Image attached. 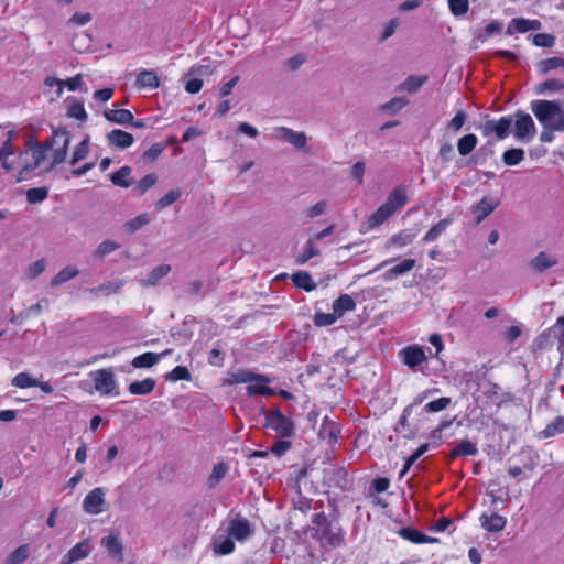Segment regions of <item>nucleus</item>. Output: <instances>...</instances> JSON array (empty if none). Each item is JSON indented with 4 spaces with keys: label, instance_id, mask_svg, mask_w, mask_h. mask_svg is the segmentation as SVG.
<instances>
[{
    "label": "nucleus",
    "instance_id": "nucleus-1",
    "mask_svg": "<svg viewBox=\"0 0 564 564\" xmlns=\"http://www.w3.org/2000/svg\"><path fill=\"white\" fill-rule=\"evenodd\" d=\"M312 538L325 550H334L345 545V531L336 521H330L322 511L311 519Z\"/></svg>",
    "mask_w": 564,
    "mask_h": 564
},
{
    "label": "nucleus",
    "instance_id": "nucleus-2",
    "mask_svg": "<svg viewBox=\"0 0 564 564\" xmlns=\"http://www.w3.org/2000/svg\"><path fill=\"white\" fill-rule=\"evenodd\" d=\"M532 111L536 119L547 129L564 131V110L557 102L551 100H534Z\"/></svg>",
    "mask_w": 564,
    "mask_h": 564
},
{
    "label": "nucleus",
    "instance_id": "nucleus-3",
    "mask_svg": "<svg viewBox=\"0 0 564 564\" xmlns=\"http://www.w3.org/2000/svg\"><path fill=\"white\" fill-rule=\"evenodd\" d=\"M532 111L536 119L547 129L564 131V110L557 102L551 100H534Z\"/></svg>",
    "mask_w": 564,
    "mask_h": 564
},
{
    "label": "nucleus",
    "instance_id": "nucleus-4",
    "mask_svg": "<svg viewBox=\"0 0 564 564\" xmlns=\"http://www.w3.org/2000/svg\"><path fill=\"white\" fill-rule=\"evenodd\" d=\"M264 426L273 430L280 437H292L295 433L293 421L285 416L279 409L265 412Z\"/></svg>",
    "mask_w": 564,
    "mask_h": 564
},
{
    "label": "nucleus",
    "instance_id": "nucleus-5",
    "mask_svg": "<svg viewBox=\"0 0 564 564\" xmlns=\"http://www.w3.org/2000/svg\"><path fill=\"white\" fill-rule=\"evenodd\" d=\"M512 120L510 117L505 116L498 120L490 119L479 124V129L484 137H489L495 133L499 140L506 139L510 133Z\"/></svg>",
    "mask_w": 564,
    "mask_h": 564
},
{
    "label": "nucleus",
    "instance_id": "nucleus-6",
    "mask_svg": "<svg viewBox=\"0 0 564 564\" xmlns=\"http://www.w3.org/2000/svg\"><path fill=\"white\" fill-rule=\"evenodd\" d=\"M514 122V137L529 141L535 133V124L532 117L523 111H517Z\"/></svg>",
    "mask_w": 564,
    "mask_h": 564
},
{
    "label": "nucleus",
    "instance_id": "nucleus-7",
    "mask_svg": "<svg viewBox=\"0 0 564 564\" xmlns=\"http://www.w3.org/2000/svg\"><path fill=\"white\" fill-rule=\"evenodd\" d=\"M399 358L412 370L427 360L424 349L419 345H409L402 348L399 351Z\"/></svg>",
    "mask_w": 564,
    "mask_h": 564
},
{
    "label": "nucleus",
    "instance_id": "nucleus-8",
    "mask_svg": "<svg viewBox=\"0 0 564 564\" xmlns=\"http://www.w3.org/2000/svg\"><path fill=\"white\" fill-rule=\"evenodd\" d=\"M52 148V142L36 143L20 152V160H28L31 156L32 163L28 167H39L45 160L46 152Z\"/></svg>",
    "mask_w": 564,
    "mask_h": 564
},
{
    "label": "nucleus",
    "instance_id": "nucleus-9",
    "mask_svg": "<svg viewBox=\"0 0 564 564\" xmlns=\"http://www.w3.org/2000/svg\"><path fill=\"white\" fill-rule=\"evenodd\" d=\"M53 141L61 143V145L54 150L52 164L56 165L66 160L67 149L69 145L70 137L66 128H58L53 132Z\"/></svg>",
    "mask_w": 564,
    "mask_h": 564
},
{
    "label": "nucleus",
    "instance_id": "nucleus-10",
    "mask_svg": "<svg viewBox=\"0 0 564 564\" xmlns=\"http://www.w3.org/2000/svg\"><path fill=\"white\" fill-rule=\"evenodd\" d=\"M105 505V490L101 487H96L90 490L83 501L84 510L89 514H99L104 511Z\"/></svg>",
    "mask_w": 564,
    "mask_h": 564
},
{
    "label": "nucleus",
    "instance_id": "nucleus-11",
    "mask_svg": "<svg viewBox=\"0 0 564 564\" xmlns=\"http://www.w3.org/2000/svg\"><path fill=\"white\" fill-rule=\"evenodd\" d=\"M417 237V230L413 228H406L399 230L398 232L393 234L386 242L384 248L391 249V248H404L414 242V240Z\"/></svg>",
    "mask_w": 564,
    "mask_h": 564
},
{
    "label": "nucleus",
    "instance_id": "nucleus-12",
    "mask_svg": "<svg viewBox=\"0 0 564 564\" xmlns=\"http://www.w3.org/2000/svg\"><path fill=\"white\" fill-rule=\"evenodd\" d=\"M271 382L270 378L265 375L257 373L254 381L250 382L246 388V393L249 397L252 395H264L271 397L275 394V390L270 388L268 384Z\"/></svg>",
    "mask_w": 564,
    "mask_h": 564
},
{
    "label": "nucleus",
    "instance_id": "nucleus-13",
    "mask_svg": "<svg viewBox=\"0 0 564 564\" xmlns=\"http://www.w3.org/2000/svg\"><path fill=\"white\" fill-rule=\"evenodd\" d=\"M252 532L251 524L247 519L237 517L229 521L228 534L237 541L242 542L247 540Z\"/></svg>",
    "mask_w": 564,
    "mask_h": 564
},
{
    "label": "nucleus",
    "instance_id": "nucleus-14",
    "mask_svg": "<svg viewBox=\"0 0 564 564\" xmlns=\"http://www.w3.org/2000/svg\"><path fill=\"white\" fill-rule=\"evenodd\" d=\"M340 432L341 427L339 423L330 420L328 416H325L322 421L318 436L322 441L326 442L327 444H335L338 441Z\"/></svg>",
    "mask_w": 564,
    "mask_h": 564
},
{
    "label": "nucleus",
    "instance_id": "nucleus-15",
    "mask_svg": "<svg viewBox=\"0 0 564 564\" xmlns=\"http://www.w3.org/2000/svg\"><path fill=\"white\" fill-rule=\"evenodd\" d=\"M95 389L101 394H110L116 387L113 373L108 369H99L94 375Z\"/></svg>",
    "mask_w": 564,
    "mask_h": 564
},
{
    "label": "nucleus",
    "instance_id": "nucleus-16",
    "mask_svg": "<svg viewBox=\"0 0 564 564\" xmlns=\"http://www.w3.org/2000/svg\"><path fill=\"white\" fill-rule=\"evenodd\" d=\"M541 22L539 20H529L524 18H513L506 30L507 35H513L516 33H525L528 31H536L541 29Z\"/></svg>",
    "mask_w": 564,
    "mask_h": 564
},
{
    "label": "nucleus",
    "instance_id": "nucleus-17",
    "mask_svg": "<svg viewBox=\"0 0 564 564\" xmlns=\"http://www.w3.org/2000/svg\"><path fill=\"white\" fill-rule=\"evenodd\" d=\"M479 522H480L481 528L484 530H486L487 532L498 533L505 529V527L507 524V519L503 516H500L496 512H492V513L484 512L479 517Z\"/></svg>",
    "mask_w": 564,
    "mask_h": 564
},
{
    "label": "nucleus",
    "instance_id": "nucleus-18",
    "mask_svg": "<svg viewBox=\"0 0 564 564\" xmlns=\"http://www.w3.org/2000/svg\"><path fill=\"white\" fill-rule=\"evenodd\" d=\"M106 139L109 147L122 150L130 148L134 142L133 135L121 129L111 130L107 133Z\"/></svg>",
    "mask_w": 564,
    "mask_h": 564
},
{
    "label": "nucleus",
    "instance_id": "nucleus-19",
    "mask_svg": "<svg viewBox=\"0 0 564 564\" xmlns=\"http://www.w3.org/2000/svg\"><path fill=\"white\" fill-rule=\"evenodd\" d=\"M91 552L89 540H83L74 545L62 558V564H73L76 561L86 558Z\"/></svg>",
    "mask_w": 564,
    "mask_h": 564
},
{
    "label": "nucleus",
    "instance_id": "nucleus-20",
    "mask_svg": "<svg viewBox=\"0 0 564 564\" xmlns=\"http://www.w3.org/2000/svg\"><path fill=\"white\" fill-rule=\"evenodd\" d=\"M398 534L413 543V544H430V543H435L437 542V539L436 538H432V536H429L426 535L425 533L419 531L417 529L415 528H412V527H403L401 528L399 531H398Z\"/></svg>",
    "mask_w": 564,
    "mask_h": 564
},
{
    "label": "nucleus",
    "instance_id": "nucleus-21",
    "mask_svg": "<svg viewBox=\"0 0 564 564\" xmlns=\"http://www.w3.org/2000/svg\"><path fill=\"white\" fill-rule=\"evenodd\" d=\"M278 137L293 144L296 149H303L306 145L307 138L304 132H296L286 127L276 128Z\"/></svg>",
    "mask_w": 564,
    "mask_h": 564
},
{
    "label": "nucleus",
    "instance_id": "nucleus-22",
    "mask_svg": "<svg viewBox=\"0 0 564 564\" xmlns=\"http://www.w3.org/2000/svg\"><path fill=\"white\" fill-rule=\"evenodd\" d=\"M408 203L406 191L402 186L393 188L387 197L384 204L392 209V213H397Z\"/></svg>",
    "mask_w": 564,
    "mask_h": 564
},
{
    "label": "nucleus",
    "instance_id": "nucleus-23",
    "mask_svg": "<svg viewBox=\"0 0 564 564\" xmlns=\"http://www.w3.org/2000/svg\"><path fill=\"white\" fill-rule=\"evenodd\" d=\"M498 206L497 203L488 197H484L478 204L471 207V213L477 224L486 219Z\"/></svg>",
    "mask_w": 564,
    "mask_h": 564
},
{
    "label": "nucleus",
    "instance_id": "nucleus-24",
    "mask_svg": "<svg viewBox=\"0 0 564 564\" xmlns=\"http://www.w3.org/2000/svg\"><path fill=\"white\" fill-rule=\"evenodd\" d=\"M139 88L155 89L160 85V78L153 69H142L135 80Z\"/></svg>",
    "mask_w": 564,
    "mask_h": 564
},
{
    "label": "nucleus",
    "instance_id": "nucleus-25",
    "mask_svg": "<svg viewBox=\"0 0 564 564\" xmlns=\"http://www.w3.org/2000/svg\"><path fill=\"white\" fill-rule=\"evenodd\" d=\"M171 271L170 264H160L155 267L147 278L140 280V284L144 288L156 285Z\"/></svg>",
    "mask_w": 564,
    "mask_h": 564
},
{
    "label": "nucleus",
    "instance_id": "nucleus-26",
    "mask_svg": "<svg viewBox=\"0 0 564 564\" xmlns=\"http://www.w3.org/2000/svg\"><path fill=\"white\" fill-rule=\"evenodd\" d=\"M477 454V445L469 440H463L449 452L448 458L455 459L458 457L475 456Z\"/></svg>",
    "mask_w": 564,
    "mask_h": 564
},
{
    "label": "nucleus",
    "instance_id": "nucleus-27",
    "mask_svg": "<svg viewBox=\"0 0 564 564\" xmlns=\"http://www.w3.org/2000/svg\"><path fill=\"white\" fill-rule=\"evenodd\" d=\"M100 544L108 551L109 555L122 561L123 545L115 534L104 536Z\"/></svg>",
    "mask_w": 564,
    "mask_h": 564
},
{
    "label": "nucleus",
    "instance_id": "nucleus-28",
    "mask_svg": "<svg viewBox=\"0 0 564 564\" xmlns=\"http://www.w3.org/2000/svg\"><path fill=\"white\" fill-rule=\"evenodd\" d=\"M104 117L110 122L123 126L133 120V113L128 109H107Z\"/></svg>",
    "mask_w": 564,
    "mask_h": 564
},
{
    "label": "nucleus",
    "instance_id": "nucleus-29",
    "mask_svg": "<svg viewBox=\"0 0 564 564\" xmlns=\"http://www.w3.org/2000/svg\"><path fill=\"white\" fill-rule=\"evenodd\" d=\"M292 283L295 288L311 292L316 289V283L311 274L306 271H297L291 276Z\"/></svg>",
    "mask_w": 564,
    "mask_h": 564
},
{
    "label": "nucleus",
    "instance_id": "nucleus-30",
    "mask_svg": "<svg viewBox=\"0 0 564 564\" xmlns=\"http://www.w3.org/2000/svg\"><path fill=\"white\" fill-rule=\"evenodd\" d=\"M451 223H452L451 218L441 219L437 224L433 225L427 230V232L422 238L421 242L429 243V242L435 241L436 239H438L441 237V235H443L446 231V229L451 225Z\"/></svg>",
    "mask_w": 564,
    "mask_h": 564
},
{
    "label": "nucleus",
    "instance_id": "nucleus-31",
    "mask_svg": "<svg viewBox=\"0 0 564 564\" xmlns=\"http://www.w3.org/2000/svg\"><path fill=\"white\" fill-rule=\"evenodd\" d=\"M333 311L338 317H341L346 312H351L356 308V303L349 294H341L333 302Z\"/></svg>",
    "mask_w": 564,
    "mask_h": 564
},
{
    "label": "nucleus",
    "instance_id": "nucleus-32",
    "mask_svg": "<svg viewBox=\"0 0 564 564\" xmlns=\"http://www.w3.org/2000/svg\"><path fill=\"white\" fill-rule=\"evenodd\" d=\"M155 388L153 378H145L141 381H133L129 384L128 390L132 395H145L151 393Z\"/></svg>",
    "mask_w": 564,
    "mask_h": 564
},
{
    "label": "nucleus",
    "instance_id": "nucleus-33",
    "mask_svg": "<svg viewBox=\"0 0 564 564\" xmlns=\"http://www.w3.org/2000/svg\"><path fill=\"white\" fill-rule=\"evenodd\" d=\"M131 173L132 169L129 165H124L110 174V181L116 186L128 188L132 184L130 180Z\"/></svg>",
    "mask_w": 564,
    "mask_h": 564
},
{
    "label": "nucleus",
    "instance_id": "nucleus-34",
    "mask_svg": "<svg viewBox=\"0 0 564 564\" xmlns=\"http://www.w3.org/2000/svg\"><path fill=\"white\" fill-rule=\"evenodd\" d=\"M557 264V260L554 257H550L546 254V252L541 251L539 252L532 260H531V267L538 271L543 272L552 267Z\"/></svg>",
    "mask_w": 564,
    "mask_h": 564
},
{
    "label": "nucleus",
    "instance_id": "nucleus-35",
    "mask_svg": "<svg viewBox=\"0 0 564 564\" xmlns=\"http://www.w3.org/2000/svg\"><path fill=\"white\" fill-rule=\"evenodd\" d=\"M393 215L392 209H390L384 203L368 218V225L370 228H376L381 226L387 219H389Z\"/></svg>",
    "mask_w": 564,
    "mask_h": 564
},
{
    "label": "nucleus",
    "instance_id": "nucleus-36",
    "mask_svg": "<svg viewBox=\"0 0 564 564\" xmlns=\"http://www.w3.org/2000/svg\"><path fill=\"white\" fill-rule=\"evenodd\" d=\"M393 215L392 209H390L384 203L368 218V225L370 228H376L381 226L387 219H389Z\"/></svg>",
    "mask_w": 564,
    "mask_h": 564
},
{
    "label": "nucleus",
    "instance_id": "nucleus-37",
    "mask_svg": "<svg viewBox=\"0 0 564 564\" xmlns=\"http://www.w3.org/2000/svg\"><path fill=\"white\" fill-rule=\"evenodd\" d=\"M161 355H158L152 351H147L134 357L131 361V365L134 368H151L159 361Z\"/></svg>",
    "mask_w": 564,
    "mask_h": 564
},
{
    "label": "nucleus",
    "instance_id": "nucleus-38",
    "mask_svg": "<svg viewBox=\"0 0 564 564\" xmlns=\"http://www.w3.org/2000/svg\"><path fill=\"white\" fill-rule=\"evenodd\" d=\"M478 143V139L474 133L465 134L458 139L457 151L462 156L470 154Z\"/></svg>",
    "mask_w": 564,
    "mask_h": 564
},
{
    "label": "nucleus",
    "instance_id": "nucleus-39",
    "mask_svg": "<svg viewBox=\"0 0 564 564\" xmlns=\"http://www.w3.org/2000/svg\"><path fill=\"white\" fill-rule=\"evenodd\" d=\"M11 155H13V145L11 140L7 139L0 148V164L7 172H11L15 169L14 163L9 161Z\"/></svg>",
    "mask_w": 564,
    "mask_h": 564
},
{
    "label": "nucleus",
    "instance_id": "nucleus-40",
    "mask_svg": "<svg viewBox=\"0 0 564 564\" xmlns=\"http://www.w3.org/2000/svg\"><path fill=\"white\" fill-rule=\"evenodd\" d=\"M415 267V260L412 258L404 259L400 263L395 264L394 267L390 268L386 272L387 279H393L397 278L403 273H406L411 271Z\"/></svg>",
    "mask_w": 564,
    "mask_h": 564
},
{
    "label": "nucleus",
    "instance_id": "nucleus-41",
    "mask_svg": "<svg viewBox=\"0 0 564 564\" xmlns=\"http://www.w3.org/2000/svg\"><path fill=\"white\" fill-rule=\"evenodd\" d=\"M564 433V416H556L545 429L541 432L544 438L554 437Z\"/></svg>",
    "mask_w": 564,
    "mask_h": 564
},
{
    "label": "nucleus",
    "instance_id": "nucleus-42",
    "mask_svg": "<svg viewBox=\"0 0 564 564\" xmlns=\"http://www.w3.org/2000/svg\"><path fill=\"white\" fill-rule=\"evenodd\" d=\"M429 449V444H421L406 459L399 474V478H402L410 470L412 465Z\"/></svg>",
    "mask_w": 564,
    "mask_h": 564
},
{
    "label": "nucleus",
    "instance_id": "nucleus-43",
    "mask_svg": "<svg viewBox=\"0 0 564 564\" xmlns=\"http://www.w3.org/2000/svg\"><path fill=\"white\" fill-rule=\"evenodd\" d=\"M524 150L520 148H512L503 152L502 160L508 166L518 165L524 159Z\"/></svg>",
    "mask_w": 564,
    "mask_h": 564
},
{
    "label": "nucleus",
    "instance_id": "nucleus-44",
    "mask_svg": "<svg viewBox=\"0 0 564 564\" xmlns=\"http://www.w3.org/2000/svg\"><path fill=\"white\" fill-rule=\"evenodd\" d=\"M181 195L182 192L180 188L169 191L164 196H162L160 199L155 202L156 210H162L171 206L172 204L180 199Z\"/></svg>",
    "mask_w": 564,
    "mask_h": 564
},
{
    "label": "nucleus",
    "instance_id": "nucleus-45",
    "mask_svg": "<svg viewBox=\"0 0 564 564\" xmlns=\"http://www.w3.org/2000/svg\"><path fill=\"white\" fill-rule=\"evenodd\" d=\"M319 254V250L314 246V239L313 238H310L307 241H306V247L305 249L299 253L295 258V262L297 264H304L306 263L310 259H312L313 257H316Z\"/></svg>",
    "mask_w": 564,
    "mask_h": 564
},
{
    "label": "nucleus",
    "instance_id": "nucleus-46",
    "mask_svg": "<svg viewBox=\"0 0 564 564\" xmlns=\"http://www.w3.org/2000/svg\"><path fill=\"white\" fill-rule=\"evenodd\" d=\"M158 183V175L155 173L147 174L142 177L135 185L134 192L142 196L144 195L151 187H153Z\"/></svg>",
    "mask_w": 564,
    "mask_h": 564
},
{
    "label": "nucleus",
    "instance_id": "nucleus-47",
    "mask_svg": "<svg viewBox=\"0 0 564 564\" xmlns=\"http://www.w3.org/2000/svg\"><path fill=\"white\" fill-rule=\"evenodd\" d=\"M227 469L226 464L223 462L214 465L212 474L208 477V485L210 488L216 487L224 479Z\"/></svg>",
    "mask_w": 564,
    "mask_h": 564
},
{
    "label": "nucleus",
    "instance_id": "nucleus-48",
    "mask_svg": "<svg viewBox=\"0 0 564 564\" xmlns=\"http://www.w3.org/2000/svg\"><path fill=\"white\" fill-rule=\"evenodd\" d=\"M562 57L553 56L545 59H542L538 63L536 69L541 75H545L551 70L557 69L561 67Z\"/></svg>",
    "mask_w": 564,
    "mask_h": 564
},
{
    "label": "nucleus",
    "instance_id": "nucleus-49",
    "mask_svg": "<svg viewBox=\"0 0 564 564\" xmlns=\"http://www.w3.org/2000/svg\"><path fill=\"white\" fill-rule=\"evenodd\" d=\"M29 555V545L22 544L9 554L6 562L7 564H22L28 560Z\"/></svg>",
    "mask_w": 564,
    "mask_h": 564
},
{
    "label": "nucleus",
    "instance_id": "nucleus-50",
    "mask_svg": "<svg viewBox=\"0 0 564 564\" xmlns=\"http://www.w3.org/2000/svg\"><path fill=\"white\" fill-rule=\"evenodd\" d=\"M88 152H89V140H88V138H85L82 142H79L75 147V149L72 153L69 163L72 165H75L79 161L84 160L87 156Z\"/></svg>",
    "mask_w": 564,
    "mask_h": 564
},
{
    "label": "nucleus",
    "instance_id": "nucleus-51",
    "mask_svg": "<svg viewBox=\"0 0 564 564\" xmlns=\"http://www.w3.org/2000/svg\"><path fill=\"white\" fill-rule=\"evenodd\" d=\"M26 200L30 204H37L45 200L48 196V188L45 186L42 187H32L26 191Z\"/></svg>",
    "mask_w": 564,
    "mask_h": 564
},
{
    "label": "nucleus",
    "instance_id": "nucleus-52",
    "mask_svg": "<svg viewBox=\"0 0 564 564\" xmlns=\"http://www.w3.org/2000/svg\"><path fill=\"white\" fill-rule=\"evenodd\" d=\"M257 373L251 370L240 369L236 372L230 373L229 382L232 384L249 383L254 381Z\"/></svg>",
    "mask_w": 564,
    "mask_h": 564
},
{
    "label": "nucleus",
    "instance_id": "nucleus-53",
    "mask_svg": "<svg viewBox=\"0 0 564 564\" xmlns=\"http://www.w3.org/2000/svg\"><path fill=\"white\" fill-rule=\"evenodd\" d=\"M12 384L20 389H26L37 386L39 380L31 377L28 372H20L13 378Z\"/></svg>",
    "mask_w": 564,
    "mask_h": 564
},
{
    "label": "nucleus",
    "instance_id": "nucleus-54",
    "mask_svg": "<svg viewBox=\"0 0 564 564\" xmlns=\"http://www.w3.org/2000/svg\"><path fill=\"white\" fill-rule=\"evenodd\" d=\"M78 274V270H76L75 268L68 265L64 269H62L52 280V285L53 286H57V285H61L69 280H72L73 278L77 276Z\"/></svg>",
    "mask_w": 564,
    "mask_h": 564
},
{
    "label": "nucleus",
    "instance_id": "nucleus-55",
    "mask_svg": "<svg viewBox=\"0 0 564 564\" xmlns=\"http://www.w3.org/2000/svg\"><path fill=\"white\" fill-rule=\"evenodd\" d=\"M165 379L170 381H189L192 380V375L187 367L176 366L165 376Z\"/></svg>",
    "mask_w": 564,
    "mask_h": 564
},
{
    "label": "nucleus",
    "instance_id": "nucleus-56",
    "mask_svg": "<svg viewBox=\"0 0 564 564\" xmlns=\"http://www.w3.org/2000/svg\"><path fill=\"white\" fill-rule=\"evenodd\" d=\"M452 400L448 397H442L434 401H431L426 403L423 408V411L426 413H434V412H441L445 410L449 404Z\"/></svg>",
    "mask_w": 564,
    "mask_h": 564
},
{
    "label": "nucleus",
    "instance_id": "nucleus-57",
    "mask_svg": "<svg viewBox=\"0 0 564 564\" xmlns=\"http://www.w3.org/2000/svg\"><path fill=\"white\" fill-rule=\"evenodd\" d=\"M427 80L426 76L410 75L402 84V88L408 93H415Z\"/></svg>",
    "mask_w": 564,
    "mask_h": 564
},
{
    "label": "nucleus",
    "instance_id": "nucleus-58",
    "mask_svg": "<svg viewBox=\"0 0 564 564\" xmlns=\"http://www.w3.org/2000/svg\"><path fill=\"white\" fill-rule=\"evenodd\" d=\"M235 542L232 541L231 536H226L220 541H216L214 545V550L216 553L220 555H228L235 551Z\"/></svg>",
    "mask_w": 564,
    "mask_h": 564
},
{
    "label": "nucleus",
    "instance_id": "nucleus-59",
    "mask_svg": "<svg viewBox=\"0 0 564 564\" xmlns=\"http://www.w3.org/2000/svg\"><path fill=\"white\" fill-rule=\"evenodd\" d=\"M467 113L464 110H458L455 116L447 122L446 128L447 130H452L454 132L459 131L467 121Z\"/></svg>",
    "mask_w": 564,
    "mask_h": 564
},
{
    "label": "nucleus",
    "instance_id": "nucleus-60",
    "mask_svg": "<svg viewBox=\"0 0 564 564\" xmlns=\"http://www.w3.org/2000/svg\"><path fill=\"white\" fill-rule=\"evenodd\" d=\"M564 89V80L558 78H550L541 83L538 87L539 93L560 91Z\"/></svg>",
    "mask_w": 564,
    "mask_h": 564
},
{
    "label": "nucleus",
    "instance_id": "nucleus-61",
    "mask_svg": "<svg viewBox=\"0 0 564 564\" xmlns=\"http://www.w3.org/2000/svg\"><path fill=\"white\" fill-rule=\"evenodd\" d=\"M67 116L82 121L86 120L87 112L85 110L84 104L79 100H75L74 102H72L68 107Z\"/></svg>",
    "mask_w": 564,
    "mask_h": 564
},
{
    "label": "nucleus",
    "instance_id": "nucleus-62",
    "mask_svg": "<svg viewBox=\"0 0 564 564\" xmlns=\"http://www.w3.org/2000/svg\"><path fill=\"white\" fill-rule=\"evenodd\" d=\"M339 317L333 311V313H315L314 315V324L318 327L330 326L333 325Z\"/></svg>",
    "mask_w": 564,
    "mask_h": 564
},
{
    "label": "nucleus",
    "instance_id": "nucleus-63",
    "mask_svg": "<svg viewBox=\"0 0 564 564\" xmlns=\"http://www.w3.org/2000/svg\"><path fill=\"white\" fill-rule=\"evenodd\" d=\"M119 248H120L119 243H117L113 240L107 239L98 246V248L96 249L95 256L98 258H102V257L116 251Z\"/></svg>",
    "mask_w": 564,
    "mask_h": 564
},
{
    "label": "nucleus",
    "instance_id": "nucleus-64",
    "mask_svg": "<svg viewBox=\"0 0 564 564\" xmlns=\"http://www.w3.org/2000/svg\"><path fill=\"white\" fill-rule=\"evenodd\" d=\"M448 8L455 17L463 15L468 12V0H448Z\"/></svg>",
    "mask_w": 564,
    "mask_h": 564
}]
</instances>
